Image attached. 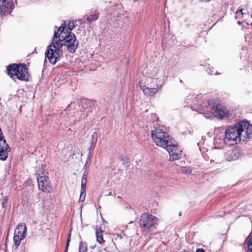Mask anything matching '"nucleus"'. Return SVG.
I'll return each instance as SVG.
<instances>
[{"label":"nucleus","mask_w":252,"mask_h":252,"mask_svg":"<svg viewBox=\"0 0 252 252\" xmlns=\"http://www.w3.org/2000/svg\"><path fill=\"white\" fill-rule=\"evenodd\" d=\"M70 234H69V235L68 236V237H67V240H66V242L65 248V250H64V252H67V251L68 248V246H69V242H70Z\"/></svg>","instance_id":"cd10ccee"},{"label":"nucleus","mask_w":252,"mask_h":252,"mask_svg":"<svg viewBox=\"0 0 252 252\" xmlns=\"http://www.w3.org/2000/svg\"><path fill=\"white\" fill-rule=\"evenodd\" d=\"M153 142L159 147L165 149L168 152L171 160L179 159L181 158L182 150L176 142L166 131L156 128L151 131Z\"/></svg>","instance_id":"7ed1b4c3"},{"label":"nucleus","mask_w":252,"mask_h":252,"mask_svg":"<svg viewBox=\"0 0 252 252\" xmlns=\"http://www.w3.org/2000/svg\"><path fill=\"white\" fill-rule=\"evenodd\" d=\"M158 221V218L149 213L142 214L139 220V225L141 227L150 228Z\"/></svg>","instance_id":"423d86ee"},{"label":"nucleus","mask_w":252,"mask_h":252,"mask_svg":"<svg viewBox=\"0 0 252 252\" xmlns=\"http://www.w3.org/2000/svg\"><path fill=\"white\" fill-rule=\"evenodd\" d=\"M246 241L247 242L248 252H252V233H250Z\"/></svg>","instance_id":"aec40b11"},{"label":"nucleus","mask_w":252,"mask_h":252,"mask_svg":"<svg viewBox=\"0 0 252 252\" xmlns=\"http://www.w3.org/2000/svg\"><path fill=\"white\" fill-rule=\"evenodd\" d=\"M14 7L13 0H0V11L3 14L10 13Z\"/></svg>","instance_id":"6e6552de"},{"label":"nucleus","mask_w":252,"mask_h":252,"mask_svg":"<svg viewBox=\"0 0 252 252\" xmlns=\"http://www.w3.org/2000/svg\"><path fill=\"white\" fill-rule=\"evenodd\" d=\"M206 71L207 72V73L210 74V75H212L213 74H215V75H217V74H219L220 73H218L217 72H215V73L214 72V69L213 68H211L210 67H208L207 69H206Z\"/></svg>","instance_id":"a878e982"},{"label":"nucleus","mask_w":252,"mask_h":252,"mask_svg":"<svg viewBox=\"0 0 252 252\" xmlns=\"http://www.w3.org/2000/svg\"><path fill=\"white\" fill-rule=\"evenodd\" d=\"M87 250V244L83 241H81L79 246V252H86Z\"/></svg>","instance_id":"412c9836"},{"label":"nucleus","mask_w":252,"mask_h":252,"mask_svg":"<svg viewBox=\"0 0 252 252\" xmlns=\"http://www.w3.org/2000/svg\"><path fill=\"white\" fill-rule=\"evenodd\" d=\"M237 23L239 25H241L242 24L243 22L241 21L240 19H238Z\"/></svg>","instance_id":"7c9ffc66"},{"label":"nucleus","mask_w":252,"mask_h":252,"mask_svg":"<svg viewBox=\"0 0 252 252\" xmlns=\"http://www.w3.org/2000/svg\"><path fill=\"white\" fill-rule=\"evenodd\" d=\"M201 0L203 1V2H207L210 1L211 0Z\"/></svg>","instance_id":"2f4dec72"},{"label":"nucleus","mask_w":252,"mask_h":252,"mask_svg":"<svg viewBox=\"0 0 252 252\" xmlns=\"http://www.w3.org/2000/svg\"><path fill=\"white\" fill-rule=\"evenodd\" d=\"M8 199V198L7 196H4L1 199V204L3 208H6L7 207Z\"/></svg>","instance_id":"b1692460"},{"label":"nucleus","mask_w":252,"mask_h":252,"mask_svg":"<svg viewBox=\"0 0 252 252\" xmlns=\"http://www.w3.org/2000/svg\"><path fill=\"white\" fill-rule=\"evenodd\" d=\"M98 139V134L96 132H94L92 135L91 138V141L90 143V146L89 148V156L88 157L89 158H91L92 154H93L94 149L95 147L96 143Z\"/></svg>","instance_id":"9b49d317"},{"label":"nucleus","mask_w":252,"mask_h":252,"mask_svg":"<svg viewBox=\"0 0 252 252\" xmlns=\"http://www.w3.org/2000/svg\"><path fill=\"white\" fill-rule=\"evenodd\" d=\"M98 139V134L96 132H94L92 135L91 138V141L90 143V146L89 148V156L88 157L89 158H91L92 154H93L94 149L95 147L96 143Z\"/></svg>","instance_id":"9d476101"},{"label":"nucleus","mask_w":252,"mask_h":252,"mask_svg":"<svg viewBox=\"0 0 252 252\" xmlns=\"http://www.w3.org/2000/svg\"><path fill=\"white\" fill-rule=\"evenodd\" d=\"M87 174L86 171H85L82 178L81 184V190L84 191V190L86 189V184H87Z\"/></svg>","instance_id":"f3484780"},{"label":"nucleus","mask_w":252,"mask_h":252,"mask_svg":"<svg viewBox=\"0 0 252 252\" xmlns=\"http://www.w3.org/2000/svg\"><path fill=\"white\" fill-rule=\"evenodd\" d=\"M139 87L140 88V89L142 91L144 94L148 96L153 95L154 94L157 93L158 90V87L156 88H151L146 87L145 85L143 84V83L141 81L139 82Z\"/></svg>","instance_id":"1a4fd4ad"},{"label":"nucleus","mask_w":252,"mask_h":252,"mask_svg":"<svg viewBox=\"0 0 252 252\" xmlns=\"http://www.w3.org/2000/svg\"><path fill=\"white\" fill-rule=\"evenodd\" d=\"M86 196V190H84V191H83L82 190H81V193L79 197V201L82 202L85 199Z\"/></svg>","instance_id":"393cba45"},{"label":"nucleus","mask_w":252,"mask_h":252,"mask_svg":"<svg viewBox=\"0 0 252 252\" xmlns=\"http://www.w3.org/2000/svg\"><path fill=\"white\" fill-rule=\"evenodd\" d=\"M74 28V23L73 21H69L68 24V29L65 32L71 33V31Z\"/></svg>","instance_id":"5701e85b"},{"label":"nucleus","mask_w":252,"mask_h":252,"mask_svg":"<svg viewBox=\"0 0 252 252\" xmlns=\"http://www.w3.org/2000/svg\"><path fill=\"white\" fill-rule=\"evenodd\" d=\"M182 171H183V173H184L185 174H189L191 172V170L189 168H184L182 169Z\"/></svg>","instance_id":"c85d7f7f"},{"label":"nucleus","mask_w":252,"mask_h":252,"mask_svg":"<svg viewBox=\"0 0 252 252\" xmlns=\"http://www.w3.org/2000/svg\"><path fill=\"white\" fill-rule=\"evenodd\" d=\"M99 13L96 11L92 12L90 16H87L85 19V20L89 24L96 20L98 18Z\"/></svg>","instance_id":"4468645a"},{"label":"nucleus","mask_w":252,"mask_h":252,"mask_svg":"<svg viewBox=\"0 0 252 252\" xmlns=\"http://www.w3.org/2000/svg\"><path fill=\"white\" fill-rule=\"evenodd\" d=\"M225 158L227 160L231 161L236 159L237 157L235 155V153L234 151H229L226 154Z\"/></svg>","instance_id":"a211bd4d"},{"label":"nucleus","mask_w":252,"mask_h":252,"mask_svg":"<svg viewBox=\"0 0 252 252\" xmlns=\"http://www.w3.org/2000/svg\"><path fill=\"white\" fill-rule=\"evenodd\" d=\"M252 134V125L247 121H241L226 129L223 142L226 146H231L250 138Z\"/></svg>","instance_id":"20e7f679"},{"label":"nucleus","mask_w":252,"mask_h":252,"mask_svg":"<svg viewBox=\"0 0 252 252\" xmlns=\"http://www.w3.org/2000/svg\"><path fill=\"white\" fill-rule=\"evenodd\" d=\"M215 142L218 143V139L217 138H215L214 140Z\"/></svg>","instance_id":"72a5a7b5"},{"label":"nucleus","mask_w":252,"mask_h":252,"mask_svg":"<svg viewBox=\"0 0 252 252\" xmlns=\"http://www.w3.org/2000/svg\"><path fill=\"white\" fill-rule=\"evenodd\" d=\"M27 227L25 224H21L18 225L14 231V235L21 236H26V232Z\"/></svg>","instance_id":"f8f14e48"},{"label":"nucleus","mask_w":252,"mask_h":252,"mask_svg":"<svg viewBox=\"0 0 252 252\" xmlns=\"http://www.w3.org/2000/svg\"><path fill=\"white\" fill-rule=\"evenodd\" d=\"M7 71L8 74L11 78L13 76H16L20 80L25 81L28 80V74L25 65L15 63L10 64L7 66Z\"/></svg>","instance_id":"39448f33"},{"label":"nucleus","mask_w":252,"mask_h":252,"mask_svg":"<svg viewBox=\"0 0 252 252\" xmlns=\"http://www.w3.org/2000/svg\"><path fill=\"white\" fill-rule=\"evenodd\" d=\"M121 160L123 162V164H125L128 162L129 158L126 156H123L121 158Z\"/></svg>","instance_id":"bb28decb"},{"label":"nucleus","mask_w":252,"mask_h":252,"mask_svg":"<svg viewBox=\"0 0 252 252\" xmlns=\"http://www.w3.org/2000/svg\"><path fill=\"white\" fill-rule=\"evenodd\" d=\"M102 232L103 231L101 230L98 231V229H96L95 234L96 237V240L100 244H101L104 242L103 238Z\"/></svg>","instance_id":"6ab92c4d"},{"label":"nucleus","mask_w":252,"mask_h":252,"mask_svg":"<svg viewBox=\"0 0 252 252\" xmlns=\"http://www.w3.org/2000/svg\"><path fill=\"white\" fill-rule=\"evenodd\" d=\"M77 22H78L79 23H80L81 24H82V23H81V21L80 20H77V21H76L75 22L76 23Z\"/></svg>","instance_id":"473e14b6"},{"label":"nucleus","mask_w":252,"mask_h":252,"mask_svg":"<svg viewBox=\"0 0 252 252\" xmlns=\"http://www.w3.org/2000/svg\"><path fill=\"white\" fill-rule=\"evenodd\" d=\"M247 15H248V11L243 9H240L235 12V17L236 19H243Z\"/></svg>","instance_id":"2eb2a0df"},{"label":"nucleus","mask_w":252,"mask_h":252,"mask_svg":"<svg viewBox=\"0 0 252 252\" xmlns=\"http://www.w3.org/2000/svg\"><path fill=\"white\" fill-rule=\"evenodd\" d=\"M192 97L191 95H188L186 99V103L190 105L189 100L192 99L190 104L191 109L202 114L205 118L211 119L213 115L221 119L229 117V111L225 106L215 105L212 100H203L201 95H198L193 98Z\"/></svg>","instance_id":"f03ea898"},{"label":"nucleus","mask_w":252,"mask_h":252,"mask_svg":"<svg viewBox=\"0 0 252 252\" xmlns=\"http://www.w3.org/2000/svg\"><path fill=\"white\" fill-rule=\"evenodd\" d=\"M196 252H205L204 250L202 249H197Z\"/></svg>","instance_id":"c756f323"},{"label":"nucleus","mask_w":252,"mask_h":252,"mask_svg":"<svg viewBox=\"0 0 252 252\" xmlns=\"http://www.w3.org/2000/svg\"><path fill=\"white\" fill-rule=\"evenodd\" d=\"M38 186L40 190L47 193L50 192L51 187L49 185V178L46 176H40L37 178Z\"/></svg>","instance_id":"0eeeda50"},{"label":"nucleus","mask_w":252,"mask_h":252,"mask_svg":"<svg viewBox=\"0 0 252 252\" xmlns=\"http://www.w3.org/2000/svg\"><path fill=\"white\" fill-rule=\"evenodd\" d=\"M36 173L38 174V177L40 176H44V169L42 165H40L37 167Z\"/></svg>","instance_id":"4be33fe9"},{"label":"nucleus","mask_w":252,"mask_h":252,"mask_svg":"<svg viewBox=\"0 0 252 252\" xmlns=\"http://www.w3.org/2000/svg\"><path fill=\"white\" fill-rule=\"evenodd\" d=\"M66 23L63 22L57 32L55 31L52 43L47 47L45 52V57L50 63L55 64L59 60L61 50L63 45L66 47L68 52L73 53L78 47V42L73 33L65 32Z\"/></svg>","instance_id":"f257e3e1"},{"label":"nucleus","mask_w":252,"mask_h":252,"mask_svg":"<svg viewBox=\"0 0 252 252\" xmlns=\"http://www.w3.org/2000/svg\"><path fill=\"white\" fill-rule=\"evenodd\" d=\"M152 76L153 77L158 78L160 77H164L165 76V73L162 67L156 68L153 70V73H152Z\"/></svg>","instance_id":"ddd939ff"},{"label":"nucleus","mask_w":252,"mask_h":252,"mask_svg":"<svg viewBox=\"0 0 252 252\" xmlns=\"http://www.w3.org/2000/svg\"><path fill=\"white\" fill-rule=\"evenodd\" d=\"M26 236H18L14 234L13 241L16 248H17L21 244V240L25 238Z\"/></svg>","instance_id":"dca6fc26"}]
</instances>
